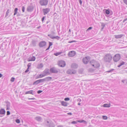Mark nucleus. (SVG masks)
<instances>
[{
    "label": "nucleus",
    "mask_w": 127,
    "mask_h": 127,
    "mask_svg": "<svg viewBox=\"0 0 127 127\" xmlns=\"http://www.w3.org/2000/svg\"><path fill=\"white\" fill-rule=\"evenodd\" d=\"M18 10V9L17 8H16L14 9V15H15L17 13V11Z\"/></svg>",
    "instance_id": "4c0bfd02"
},
{
    "label": "nucleus",
    "mask_w": 127,
    "mask_h": 127,
    "mask_svg": "<svg viewBox=\"0 0 127 127\" xmlns=\"http://www.w3.org/2000/svg\"><path fill=\"white\" fill-rule=\"evenodd\" d=\"M5 113V111L3 108H1L0 109V114L4 115Z\"/></svg>",
    "instance_id": "412c9836"
},
{
    "label": "nucleus",
    "mask_w": 127,
    "mask_h": 127,
    "mask_svg": "<svg viewBox=\"0 0 127 127\" xmlns=\"http://www.w3.org/2000/svg\"><path fill=\"white\" fill-rule=\"evenodd\" d=\"M34 9V6L33 5H30L28 6L27 8V10L28 12H32L33 11Z\"/></svg>",
    "instance_id": "9d476101"
},
{
    "label": "nucleus",
    "mask_w": 127,
    "mask_h": 127,
    "mask_svg": "<svg viewBox=\"0 0 127 127\" xmlns=\"http://www.w3.org/2000/svg\"><path fill=\"white\" fill-rule=\"evenodd\" d=\"M110 106V104H107L105 103L103 105V107H109Z\"/></svg>",
    "instance_id": "c756f323"
},
{
    "label": "nucleus",
    "mask_w": 127,
    "mask_h": 127,
    "mask_svg": "<svg viewBox=\"0 0 127 127\" xmlns=\"http://www.w3.org/2000/svg\"><path fill=\"white\" fill-rule=\"evenodd\" d=\"M93 28L92 27H89L86 30V31H89L92 29Z\"/></svg>",
    "instance_id": "8fccbe9b"
},
{
    "label": "nucleus",
    "mask_w": 127,
    "mask_h": 127,
    "mask_svg": "<svg viewBox=\"0 0 127 127\" xmlns=\"http://www.w3.org/2000/svg\"><path fill=\"white\" fill-rule=\"evenodd\" d=\"M121 82L125 84H127V79H123L121 81Z\"/></svg>",
    "instance_id": "c9c22d12"
},
{
    "label": "nucleus",
    "mask_w": 127,
    "mask_h": 127,
    "mask_svg": "<svg viewBox=\"0 0 127 127\" xmlns=\"http://www.w3.org/2000/svg\"><path fill=\"white\" fill-rule=\"evenodd\" d=\"M76 72V71L75 70L73 69H69L68 70L67 73L68 74H75Z\"/></svg>",
    "instance_id": "1a4fd4ad"
},
{
    "label": "nucleus",
    "mask_w": 127,
    "mask_h": 127,
    "mask_svg": "<svg viewBox=\"0 0 127 127\" xmlns=\"http://www.w3.org/2000/svg\"><path fill=\"white\" fill-rule=\"evenodd\" d=\"M21 24L20 26L22 27H23L26 25V20L25 19H24L22 20L21 21Z\"/></svg>",
    "instance_id": "2eb2a0df"
},
{
    "label": "nucleus",
    "mask_w": 127,
    "mask_h": 127,
    "mask_svg": "<svg viewBox=\"0 0 127 127\" xmlns=\"http://www.w3.org/2000/svg\"><path fill=\"white\" fill-rule=\"evenodd\" d=\"M6 31H9L12 29V27L11 25H8L7 26H6Z\"/></svg>",
    "instance_id": "f3484780"
},
{
    "label": "nucleus",
    "mask_w": 127,
    "mask_h": 127,
    "mask_svg": "<svg viewBox=\"0 0 127 127\" xmlns=\"http://www.w3.org/2000/svg\"><path fill=\"white\" fill-rule=\"evenodd\" d=\"M78 65L75 63H73L71 65V67L74 68H77Z\"/></svg>",
    "instance_id": "393cba45"
},
{
    "label": "nucleus",
    "mask_w": 127,
    "mask_h": 127,
    "mask_svg": "<svg viewBox=\"0 0 127 127\" xmlns=\"http://www.w3.org/2000/svg\"><path fill=\"white\" fill-rule=\"evenodd\" d=\"M55 125L53 123L50 124L49 125V127H55Z\"/></svg>",
    "instance_id": "37998d69"
},
{
    "label": "nucleus",
    "mask_w": 127,
    "mask_h": 127,
    "mask_svg": "<svg viewBox=\"0 0 127 127\" xmlns=\"http://www.w3.org/2000/svg\"><path fill=\"white\" fill-rule=\"evenodd\" d=\"M45 76H46V75L44 74L43 73V74H40L39 75V76L40 77V78L44 77Z\"/></svg>",
    "instance_id": "58836bf2"
},
{
    "label": "nucleus",
    "mask_w": 127,
    "mask_h": 127,
    "mask_svg": "<svg viewBox=\"0 0 127 127\" xmlns=\"http://www.w3.org/2000/svg\"><path fill=\"white\" fill-rule=\"evenodd\" d=\"M52 45H53V43L52 42H49V47H50V46H51Z\"/></svg>",
    "instance_id": "5fc2aeb1"
},
{
    "label": "nucleus",
    "mask_w": 127,
    "mask_h": 127,
    "mask_svg": "<svg viewBox=\"0 0 127 127\" xmlns=\"http://www.w3.org/2000/svg\"><path fill=\"white\" fill-rule=\"evenodd\" d=\"M125 64V62H124V61H122V62H121L120 63V65L121 66H122V65H123L124 64Z\"/></svg>",
    "instance_id": "3c124183"
},
{
    "label": "nucleus",
    "mask_w": 127,
    "mask_h": 127,
    "mask_svg": "<svg viewBox=\"0 0 127 127\" xmlns=\"http://www.w3.org/2000/svg\"><path fill=\"white\" fill-rule=\"evenodd\" d=\"M15 79V78L14 77H12L10 79V81L12 82H13L14 81Z\"/></svg>",
    "instance_id": "a18cd8bd"
},
{
    "label": "nucleus",
    "mask_w": 127,
    "mask_h": 127,
    "mask_svg": "<svg viewBox=\"0 0 127 127\" xmlns=\"http://www.w3.org/2000/svg\"><path fill=\"white\" fill-rule=\"evenodd\" d=\"M33 90H31L30 91L26 92L25 93V94H30L32 95H33L34 94L33 93Z\"/></svg>",
    "instance_id": "bb28decb"
},
{
    "label": "nucleus",
    "mask_w": 127,
    "mask_h": 127,
    "mask_svg": "<svg viewBox=\"0 0 127 127\" xmlns=\"http://www.w3.org/2000/svg\"><path fill=\"white\" fill-rule=\"evenodd\" d=\"M121 56L119 54H116L114 57L113 60L115 62L118 61L121 59Z\"/></svg>",
    "instance_id": "423d86ee"
},
{
    "label": "nucleus",
    "mask_w": 127,
    "mask_h": 127,
    "mask_svg": "<svg viewBox=\"0 0 127 127\" xmlns=\"http://www.w3.org/2000/svg\"><path fill=\"white\" fill-rule=\"evenodd\" d=\"M70 98L68 97H66L64 98V100L65 101H68L69 100Z\"/></svg>",
    "instance_id": "09e8293b"
},
{
    "label": "nucleus",
    "mask_w": 127,
    "mask_h": 127,
    "mask_svg": "<svg viewBox=\"0 0 127 127\" xmlns=\"http://www.w3.org/2000/svg\"><path fill=\"white\" fill-rule=\"evenodd\" d=\"M45 18V17L43 16L41 19V21L42 22H43Z\"/></svg>",
    "instance_id": "e2e57ef3"
},
{
    "label": "nucleus",
    "mask_w": 127,
    "mask_h": 127,
    "mask_svg": "<svg viewBox=\"0 0 127 127\" xmlns=\"http://www.w3.org/2000/svg\"><path fill=\"white\" fill-rule=\"evenodd\" d=\"M48 0H40L39 1V3L41 6H46L48 4Z\"/></svg>",
    "instance_id": "20e7f679"
},
{
    "label": "nucleus",
    "mask_w": 127,
    "mask_h": 127,
    "mask_svg": "<svg viewBox=\"0 0 127 127\" xmlns=\"http://www.w3.org/2000/svg\"><path fill=\"white\" fill-rule=\"evenodd\" d=\"M15 121L16 123H19L20 122V120L18 119L16 120Z\"/></svg>",
    "instance_id": "49530a36"
},
{
    "label": "nucleus",
    "mask_w": 127,
    "mask_h": 127,
    "mask_svg": "<svg viewBox=\"0 0 127 127\" xmlns=\"http://www.w3.org/2000/svg\"><path fill=\"white\" fill-rule=\"evenodd\" d=\"M50 71L52 73H57L60 71V70L55 67H53L50 68Z\"/></svg>",
    "instance_id": "7ed1b4c3"
},
{
    "label": "nucleus",
    "mask_w": 127,
    "mask_h": 127,
    "mask_svg": "<svg viewBox=\"0 0 127 127\" xmlns=\"http://www.w3.org/2000/svg\"><path fill=\"white\" fill-rule=\"evenodd\" d=\"M52 78V77H47L43 79H39V82L42 83L45 81H49L51 80Z\"/></svg>",
    "instance_id": "39448f33"
},
{
    "label": "nucleus",
    "mask_w": 127,
    "mask_h": 127,
    "mask_svg": "<svg viewBox=\"0 0 127 127\" xmlns=\"http://www.w3.org/2000/svg\"><path fill=\"white\" fill-rule=\"evenodd\" d=\"M62 52H57L54 53V55L55 56H57L60 55H61L62 54Z\"/></svg>",
    "instance_id": "f704fd0d"
},
{
    "label": "nucleus",
    "mask_w": 127,
    "mask_h": 127,
    "mask_svg": "<svg viewBox=\"0 0 127 127\" xmlns=\"http://www.w3.org/2000/svg\"><path fill=\"white\" fill-rule=\"evenodd\" d=\"M43 65L42 63H40L37 66V68L38 69H39L42 68L43 67Z\"/></svg>",
    "instance_id": "c85d7f7f"
},
{
    "label": "nucleus",
    "mask_w": 127,
    "mask_h": 127,
    "mask_svg": "<svg viewBox=\"0 0 127 127\" xmlns=\"http://www.w3.org/2000/svg\"><path fill=\"white\" fill-rule=\"evenodd\" d=\"M61 103L62 105L64 106H67V104H69L67 102L64 101H61Z\"/></svg>",
    "instance_id": "5701e85b"
},
{
    "label": "nucleus",
    "mask_w": 127,
    "mask_h": 127,
    "mask_svg": "<svg viewBox=\"0 0 127 127\" xmlns=\"http://www.w3.org/2000/svg\"><path fill=\"white\" fill-rule=\"evenodd\" d=\"M105 14H110V15H112L113 14L112 12L110 10H109V9L105 10Z\"/></svg>",
    "instance_id": "6ab92c4d"
},
{
    "label": "nucleus",
    "mask_w": 127,
    "mask_h": 127,
    "mask_svg": "<svg viewBox=\"0 0 127 127\" xmlns=\"http://www.w3.org/2000/svg\"><path fill=\"white\" fill-rule=\"evenodd\" d=\"M30 68H28L27 69V70H26L25 71V73H27L29 71V69Z\"/></svg>",
    "instance_id": "680f3d73"
},
{
    "label": "nucleus",
    "mask_w": 127,
    "mask_h": 127,
    "mask_svg": "<svg viewBox=\"0 0 127 127\" xmlns=\"http://www.w3.org/2000/svg\"><path fill=\"white\" fill-rule=\"evenodd\" d=\"M123 35V34L115 35V37L116 38H120L122 37Z\"/></svg>",
    "instance_id": "2f4dec72"
},
{
    "label": "nucleus",
    "mask_w": 127,
    "mask_h": 127,
    "mask_svg": "<svg viewBox=\"0 0 127 127\" xmlns=\"http://www.w3.org/2000/svg\"><path fill=\"white\" fill-rule=\"evenodd\" d=\"M58 64L60 67H63L65 66L66 64L64 61L61 60L59 61L58 63Z\"/></svg>",
    "instance_id": "0eeeda50"
},
{
    "label": "nucleus",
    "mask_w": 127,
    "mask_h": 127,
    "mask_svg": "<svg viewBox=\"0 0 127 127\" xmlns=\"http://www.w3.org/2000/svg\"><path fill=\"white\" fill-rule=\"evenodd\" d=\"M95 69L93 68H90L89 69V71L91 72H93L94 71Z\"/></svg>",
    "instance_id": "79ce46f5"
},
{
    "label": "nucleus",
    "mask_w": 127,
    "mask_h": 127,
    "mask_svg": "<svg viewBox=\"0 0 127 127\" xmlns=\"http://www.w3.org/2000/svg\"><path fill=\"white\" fill-rule=\"evenodd\" d=\"M40 77L39 76V75L36 76L35 78H36V79H37L40 78Z\"/></svg>",
    "instance_id": "0e129e2a"
},
{
    "label": "nucleus",
    "mask_w": 127,
    "mask_h": 127,
    "mask_svg": "<svg viewBox=\"0 0 127 127\" xmlns=\"http://www.w3.org/2000/svg\"><path fill=\"white\" fill-rule=\"evenodd\" d=\"M90 60V57L87 56L83 59V62L84 64H86L88 63Z\"/></svg>",
    "instance_id": "6e6552de"
},
{
    "label": "nucleus",
    "mask_w": 127,
    "mask_h": 127,
    "mask_svg": "<svg viewBox=\"0 0 127 127\" xmlns=\"http://www.w3.org/2000/svg\"><path fill=\"white\" fill-rule=\"evenodd\" d=\"M103 17H102L103 19H104L106 21H108L109 20V18H111L112 16H103Z\"/></svg>",
    "instance_id": "a878e982"
},
{
    "label": "nucleus",
    "mask_w": 127,
    "mask_h": 127,
    "mask_svg": "<svg viewBox=\"0 0 127 127\" xmlns=\"http://www.w3.org/2000/svg\"><path fill=\"white\" fill-rule=\"evenodd\" d=\"M5 102L6 104V110H9L10 109V102L8 101H5Z\"/></svg>",
    "instance_id": "4468645a"
},
{
    "label": "nucleus",
    "mask_w": 127,
    "mask_h": 127,
    "mask_svg": "<svg viewBox=\"0 0 127 127\" xmlns=\"http://www.w3.org/2000/svg\"><path fill=\"white\" fill-rule=\"evenodd\" d=\"M77 122H79L80 123H84L85 124H87V122L83 120H77Z\"/></svg>",
    "instance_id": "b1692460"
},
{
    "label": "nucleus",
    "mask_w": 127,
    "mask_h": 127,
    "mask_svg": "<svg viewBox=\"0 0 127 127\" xmlns=\"http://www.w3.org/2000/svg\"><path fill=\"white\" fill-rule=\"evenodd\" d=\"M10 114V112L9 111H7L6 112V114H7V115H9Z\"/></svg>",
    "instance_id": "6e6d98bb"
},
{
    "label": "nucleus",
    "mask_w": 127,
    "mask_h": 127,
    "mask_svg": "<svg viewBox=\"0 0 127 127\" xmlns=\"http://www.w3.org/2000/svg\"><path fill=\"white\" fill-rule=\"evenodd\" d=\"M78 122H77V120L76 121H73L71 123L73 124H76Z\"/></svg>",
    "instance_id": "864d4df0"
},
{
    "label": "nucleus",
    "mask_w": 127,
    "mask_h": 127,
    "mask_svg": "<svg viewBox=\"0 0 127 127\" xmlns=\"http://www.w3.org/2000/svg\"><path fill=\"white\" fill-rule=\"evenodd\" d=\"M90 63L95 68H98L100 66V64L98 62L94 60H91Z\"/></svg>",
    "instance_id": "f257e3e1"
},
{
    "label": "nucleus",
    "mask_w": 127,
    "mask_h": 127,
    "mask_svg": "<svg viewBox=\"0 0 127 127\" xmlns=\"http://www.w3.org/2000/svg\"><path fill=\"white\" fill-rule=\"evenodd\" d=\"M105 26V24L104 23H101V31H102V30L103 29Z\"/></svg>",
    "instance_id": "cd10ccee"
},
{
    "label": "nucleus",
    "mask_w": 127,
    "mask_h": 127,
    "mask_svg": "<svg viewBox=\"0 0 127 127\" xmlns=\"http://www.w3.org/2000/svg\"><path fill=\"white\" fill-rule=\"evenodd\" d=\"M75 54L76 53L74 51H71L68 53V55L69 57H72L74 56Z\"/></svg>",
    "instance_id": "ddd939ff"
},
{
    "label": "nucleus",
    "mask_w": 127,
    "mask_h": 127,
    "mask_svg": "<svg viewBox=\"0 0 127 127\" xmlns=\"http://www.w3.org/2000/svg\"><path fill=\"white\" fill-rule=\"evenodd\" d=\"M31 65V63H29L27 65L28 68H30V67Z\"/></svg>",
    "instance_id": "de8ad7c7"
},
{
    "label": "nucleus",
    "mask_w": 127,
    "mask_h": 127,
    "mask_svg": "<svg viewBox=\"0 0 127 127\" xmlns=\"http://www.w3.org/2000/svg\"><path fill=\"white\" fill-rule=\"evenodd\" d=\"M53 38V39H56L58 40H59L60 39H61L60 37L57 36H54Z\"/></svg>",
    "instance_id": "e433bc0d"
},
{
    "label": "nucleus",
    "mask_w": 127,
    "mask_h": 127,
    "mask_svg": "<svg viewBox=\"0 0 127 127\" xmlns=\"http://www.w3.org/2000/svg\"><path fill=\"white\" fill-rule=\"evenodd\" d=\"M22 10L23 12H24L25 10V7L24 6H23L22 7Z\"/></svg>",
    "instance_id": "603ef678"
},
{
    "label": "nucleus",
    "mask_w": 127,
    "mask_h": 127,
    "mask_svg": "<svg viewBox=\"0 0 127 127\" xmlns=\"http://www.w3.org/2000/svg\"><path fill=\"white\" fill-rule=\"evenodd\" d=\"M11 12V11L10 9H8L7 10V11L6 13V15L5 16H7L8 15H9L10 16L11 15L10 14H8L10 12Z\"/></svg>",
    "instance_id": "7c9ffc66"
},
{
    "label": "nucleus",
    "mask_w": 127,
    "mask_h": 127,
    "mask_svg": "<svg viewBox=\"0 0 127 127\" xmlns=\"http://www.w3.org/2000/svg\"><path fill=\"white\" fill-rule=\"evenodd\" d=\"M50 11V8H46L42 9L43 14L45 15L47 14Z\"/></svg>",
    "instance_id": "f8f14e48"
},
{
    "label": "nucleus",
    "mask_w": 127,
    "mask_h": 127,
    "mask_svg": "<svg viewBox=\"0 0 127 127\" xmlns=\"http://www.w3.org/2000/svg\"><path fill=\"white\" fill-rule=\"evenodd\" d=\"M43 91L41 90H38L37 91V93L38 94H40Z\"/></svg>",
    "instance_id": "13d9d810"
},
{
    "label": "nucleus",
    "mask_w": 127,
    "mask_h": 127,
    "mask_svg": "<svg viewBox=\"0 0 127 127\" xmlns=\"http://www.w3.org/2000/svg\"><path fill=\"white\" fill-rule=\"evenodd\" d=\"M6 24H5L3 25H1L0 26V29L1 30H3L4 31H6Z\"/></svg>",
    "instance_id": "a211bd4d"
},
{
    "label": "nucleus",
    "mask_w": 127,
    "mask_h": 127,
    "mask_svg": "<svg viewBox=\"0 0 127 127\" xmlns=\"http://www.w3.org/2000/svg\"><path fill=\"white\" fill-rule=\"evenodd\" d=\"M112 56L110 55L107 54L106 55L104 58V61L106 62L110 63L112 59Z\"/></svg>",
    "instance_id": "f03ea898"
},
{
    "label": "nucleus",
    "mask_w": 127,
    "mask_h": 127,
    "mask_svg": "<svg viewBox=\"0 0 127 127\" xmlns=\"http://www.w3.org/2000/svg\"><path fill=\"white\" fill-rule=\"evenodd\" d=\"M124 2L127 5V0H123Z\"/></svg>",
    "instance_id": "052dcab7"
},
{
    "label": "nucleus",
    "mask_w": 127,
    "mask_h": 127,
    "mask_svg": "<svg viewBox=\"0 0 127 127\" xmlns=\"http://www.w3.org/2000/svg\"><path fill=\"white\" fill-rule=\"evenodd\" d=\"M28 99L29 100H35L36 99L35 98H28Z\"/></svg>",
    "instance_id": "69168bd1"
},
{
    "label": "nucleus",
    "mask_w": 127,
    "mask_h": 127,
    "mask_svg": "<svg viewBox=\"0 0 127 127\" xmlns=\"http://www.w3.org/2000/svg\"><path fill=\"white\" fill-rule=\"evenodd\" d=\"M35 119L38 121H40L42 119L41 118L39 117H36L35 118Z\"/></svg>",
    "instance_id": "473e14b6"
},
{
    "label": "nucleus",
    "mask_w": 127,
    "mask_h": 127,
    "mask_svg": "<svg viewBox=\"0 0 127 127\" xmlns=\"http://www.w3.org/2000/svg\"><path fill=\"white\" fill-rule=\"evenodd\" d=\"M48 36L50 38L52 39H53V38L54 36H53L52 34L48 35Z\"/></svg>",
    "instance_id": "ea45409f"
},
{
    "label": "nucleus",
    "mask_w": 127,
    "mask_h": 127,
    "mask_svg": "<svg viewBox=\"0 0 127 127\" xmlns=\"http://www.w3.org/2000/svg\"><path fill=\"white\" fill-rule=\"evenodd\" d=\"M32 25H31V26H32V27L33 28H34L35 26V24H32Z\"/></svg>",
    "instance_id": "4d7b16f0"
},
{
    "label": "nucleus",
    "mask_w": 127,
    "mask_h": 127,
    "mask_svg": "<svg viewBox=\"0 0 127 127\" xmlns=\"http://www.w3.org/2000/svg\"><path fill=\"white\" fill-rule=\"evenodd\" d=\"M46 45V42L44 41H40L39 44V46L40 47H42L45 46Z\"/></svg>",
    "instance_id": "9b49d317"
},
{
    "label": "nucleus",
    "mask_w": 127,
    "mask_h": 127,
    "mask_svg": "<svg viewBox=\"0 0 127 127\" xmlns=\"http://www.w3.org/2000/svg\"><path fill=\"white\" fill-rule=\"evenodd\" d=\"M43 73L47 75V74H50L49 72V70L48 68H46L43 72Z\"/></svg>",
    "instance_id": "dca6fc26"
},
{
    "label": "nucleus",
    "mask_w": 127,
    "mask_h": 127,
    "mask_svg": "<svg viewBox=\"0 0 127 127\" xmlns=\"http://www.w3.org/2000/svg\"><path fill=\"white\" fill-rule=\"evenodd\" d=\"M40 83L39 79L35 81L33 83V85H37Z\"/></svg>",
    "instance_id": "72a5a7b5"
},
{
    "label": "nucleus",
    "mask_w": 127,
    "mask_h": 127,
    "mask_svg": "<svg viewBox=\"0 0 127 127\" xmlns=\"http://www.w3.org/2000/svg\"><path fill=\"white\" fill-rule=\"evenodd\" d=\"M35 57L33 56L32 57H30L29 59H28V61L29 62L34 61H35Z\"/></svg>",
    "instance_id": "4be33fe9"
},
{
    "label": "nucleus",
    "mask_w": 127,
    "mask_h": 127,
    "mask_svg": "<svg viewBox=\"0 0 127 127\" xmlns=\"http://www.w3.org/2000/svg\"><path fill=\"white\" fill-rule=\"evenodd\" d=\"M77 100V101H79V102H81V99L80 98H78Z\"/></svg>",
    "instance_id": "338daca9"
},
{
    "label": "nucleus",
    "mask_w": 127,
    "mask_h": 127,
    "mask_svg": "<svg viewBox=\"0 0 127 127\" xmlns=\"http://www.w3.org/2000/svg\"><path fill=\"white\" fill-rule=\"evenodd\" d=\"M114 70V69H111L110 70L106 72L108 73H110L112 72Z\"/></svg>",
    "instance_id": "c03bdc74"
},
{
    "label": "nucleus",
    "mask_w": 127,
    "mask_h": 127,
    "mask_svg": "<svg viewBox=\"0 0 127 127\" xmlns=\"http://www.w3.org/2000/svg\"><path fill=\"white\" fill-rule=\"evenodd\" d=\"M127 20V17H126V16H125V18L123 20V22H124L125 21Z\"/></svg>",
    "instance_id": "bf43d9fd"
},
{
    "label": "nucleus",
    "mask_w": 127,
    "mask_h": 127,
    "mask_svg": "<svg viewBox=\"0 0 127 127\" xmlns=\"http://www.w3.org/2000/svg\"><path fill=\"white\" fill-rule=\"evenodd\" d=\"M102 118L104 120H107V119L108 117L106 116H103Z\"/></svg>",
    "instance_id": "a19ab883"
},
{
    "label": "nucleus",
    "mask_w": 127,
    "mask_h": 127,
    "mask_svg": "<svg viewBox=\"0 0 127 127\" xmlns=\"http://www.w3.org/2000/svg\"><path fill=\"white\" fill-rule=\"evenodd\" d=\"M79 2L80 4V5H81L82 4V2L81 0H79Z\"/></svg>",
    "instance_id": "774afa93"
},
{
    "label": "nucleus",
    "mask_w": 127,
    "mask_h": 127,
    "mask_svg": "<svg viewBox=\"0 0 127 127\" xmlns=\"http://www.w3.org/2000/svg\"><path fill=\"white\" fill-rule=\"evenodd\" d=\"M37 41L36 40H32L31 42L32 45L33 47L36 46Z\"/></svg>",
    "instance_id": "aec40b11"
}]
</instances>
